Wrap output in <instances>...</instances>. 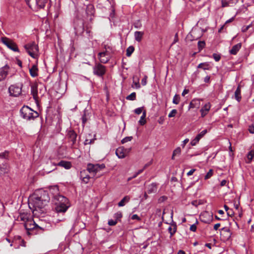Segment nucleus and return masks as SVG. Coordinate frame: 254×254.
<instances>
[{"instance_id":"nucleus-52","label":"nucleus","mask_w":254,"mask_h":254,"mask_svg":"<svg viewBox=\"0 0 254 254\" xmlns=\"http://www.w3.org/2000/svg\"><path fill=\"white\" fill-rule=\"evenodd\" d=\"M95 139H86L84 141V143L85 145L90 144L93 143Z\"/></svg>"},{"instance_id":"nucleus-40","label":"nucleus","mask_w":254,"mask_h":254,"mask_svg":"<svg viewBox=\"0 0 254 254\" xmlns=\"http://www.w3.org/2000/svg\"><path fill=\"white\" fill-rule=\"evenodd\" d=\"M7 172L6 166L4 164L0 165V174H3Z\"/></svg>"},{"instance_id":"nucleus-15","label":"nucleus","mask_w":254,"mask_h":254,"mask_svg":"<svg viewBox=\"0 0 254 254\" xmlns=\"http://www.w3.org/2000/svg\"><path fill=\"white\" fill-rule=\"evenodd\" d=\"M98 57L101 63L106 64L110 61L111 56L105 54L103 53H99Z\"/></svg>"},{"instance_id":"nucleus-18","label":"nucleus","mask_w":254,"mask_h":254,"mask_svg":"<svg viewBox=\"0 0 254 254\" xmlns=\"http://www.w3.org/2000/svg\"><path fill=\"white\" fill-rule=\"evenodd\" d=\"M177 226L176 223L173 221L170 224L168 228L169 233L170 234V237H172L176 232Z\"/></svg>"},{"instance_id":"nucleus-26","label":"nucleus","mask_w":254,"mask_h":254,"mask_svg":"<svg viewBox=\"0 0 254 254\" xmlns=\"http://www.w3.org/2000/svg\"><path fill=\"white\" fill-rule=\"evenodd\" d=\"M31 93L34 99L36 100L38 98V89L36 85H32L31 87Z\"/></svg>"},{"instance_id":"nucleus-33","label":"nucleus","mask_w":254,"mask_h":254,"mask_svg":"<svg viewBox=\"0 0 254 254\" xmlns=\"http://www.w3.org/2000/svg\"><path fill=\"white\" fill-rule=\"evenodd\" d=\"M85 174V171L83 170L80 172V177L82 179V181L85 184H87L89 182V179L88 178L84 177V174Z\"/></svg>"},{"instance_id":"nucleus-14","label":"nucleus","mask_w":254,"mask_h":254,"mask_svg":"<svg viewBox=\"0 0 254 254\" xmlns=\"http://www.w3.org/2000/svg\"><path fill=\"white\" fill-rule=\"evenodd\" d=\"M9 66L6 64L0 68V82L4 80L8 73Z\"/></svg>"},{"instance_id":"nucleus-23","label":"nucleus","mask_w":254,"mask_h":254,"mask_svg":"<svg viewBox=\"0 0 254 254\" xmlns=\"http://www.w3.org/2000/svg\"><path fill=\"white\" fill-rule=\"evenodd\" d=\"M18 220L23 221L24 223L30 219V215L27 213H20L18 216Z\"/></svg>"},{"instance_id":"nucleus-24","label":"nucleus","mask_w":254,"mask_h":254,"mask_svg":"<svg viewBox=\"0 0 254 254\" xmlns=\"http://www.w3.org/2000/svg\"><path fill=\"white\" fill-rule=\"evenodd\" d=\"M58 165L63 167L66 169H69L71 167V163L69 161H61L58 164Z\"/></svg>"},{"instance_id":"nucleus-53","label":"nucleus","mask_w":254,"mask_h":254,"mask_svg":"<svg viewBox=\"0 0 254 254\" xmlns=\"http://www.w3.org/2000/svg\"><path fill=\"white\" fill-rule=\"evenodd\" d=\"M117 223V220L112 219L109 220L108 224L110 226H115Z\"/></svg>"},{"instance_id":"nucleus-2","label":"nucleus","mask_w":254,"mask_h":254,"mask_svg":"<svg viewBox=\"0 0 254 254\" xmlns=\"http://www.w3.org/2000/svg\"><path fill=\"white\" fill-rule=\"evenodd\" d=\"M53 201L56 205L55 209L58 214L65 213L70 206L68 199L60 194L54 195Z\"/></svg>"},{"instance_id":"nucleus-50","label":"nucleus","mask_w":254,"mask_h":254,"mask_svg":"<svg viewBox=\"0 0 254 254\" xmlns=\"http://www.w3.org/2000/svg\"><path fill=\"white\" fill-rule=\"evenodd\" d=\"M199 141V139L196 136L194 139L191 140L190 142V144L192 146L195 145Z\"/></svg>"},{"instance_id":"nucleus-3","label":"nucleus","mask_w":254,"mask_h":254,"mask_svg":"<svg viewBox=\"0 0 254 254\" xmlns=\"http://www.w3.org/2000/svg\"><path fill=\"white\" fill-rule=\"evenodd\" d=\"M21 116L27 121L33 120L39 116L36 111L33 110L28 106H24L20 110Z\"/></svg>"},{"instance_id":"nucleus-11","label":"nucleus","mask_w":254,"mask_h":254,"mask_svg":"<svg viewBox=\"0 0 254 254\" xmlns=\"http://www.w3.org/2000/svg\"><path fill=\"white\" fill-rule=\"evenodd\" d=\"M200 218L202 222L205 223H210L212 221L213 216L208 212L205 211L200 214Z\"/></svg>"},{"instance_id":"nucleus-36","label":"nucleus","mask_w":254,"mask_h":254,"mask_svg":"<svg viewBox=\"0 0 254 254\" xmlns=\"http://www.w3.org/2000/svg\"><path fill=\"white\" fill-rule=\"evenodd\" d=\"M222 230L224 232L226 233V236L227 237V239H229V238L231 237L232 233L231 232V231L229 228L224 227L222 229Z\"/></svg>"},{"instance_id":"nucleus-55","label":"nucleus","mask_w":254,"mask_h":254,"mask_svg":"<svg viewBox=\"0 0 254 254\" xmlns=\"http://www.w3.org/2000/svg\"><path fill=\"white\" fill-rule=\"evenodd\" d=\"M143 107L137 108L134 110V113L137 115H139L142 112Z\"/></svg>"},{"instance_id":"nucleus-12","label":"nucleus","mask_w":254,"mask_h":254,"mask_svg":"<svg viewBox=\"0 0 254 254\" xmlns=\"http://www.w3.org/2000/svg\"><path fill=\"white\" fill-rule=\"evenodd\" d=\"M130 151V149H125L123 147H119L116 150V154L119 158H124Z\"/></svg>"},{"instance_id":"nucleus-44","label":"nucleus","mask_w":254,"mask_h":254,"mask_svg":"<svg viewBox=\"0 0 254 254\" xmlns=\"http://www.w3.org/2000/svg\"><path fill=\"white\" fill-rule=\"evenodd\" d=\"M213 175V170L212 169H210L207 173L204 176V179L207 180L211 178Z\"/></svg>"},{"instance_id":"nucleus-6","label":"nucleus","mask_w":254,"mask_h":254,"mask_svg":"<svg viewBox=\"0 0 254 254\" xmlns=\"http://www.w3.org/2000/svg\"><path fill=\"white\" fill-rule=\"evenodd\" d=\"M105 168V165L104 164H93L89 163L87 164V170L89 173L93 174V176L95 175L96 173L100 171L103 170Z\"/></svg>"},{"instance_id":"nucleus-16","label":"nucleus","mask_w":254,"mask_h":254,"mask_svg":"<svg viewBox=\"0 0 254 254\" xmlns=\"http://www.w3.org/2000/svg\"><path fill=\"white\" fill-rule=\"evenodd\" d=\"M201 100L199 99H193L190 103L189 109L191 108L198 109L200 106Z\"/></svg>"},{"instance_id":"nucleus-25","label":"nucleus","mask_w":254,"mask_h":254,"mask_svg":"<svg viewBox=\"0 0 254 254\" xmlns=\"http://www.w3.org/2000/svg\"><path fill=\"white\" fill-rule=\"evenodd\" d=\"M13 243L19 244V245L22 247H25V242L19 236H16L14 237Z\"/></svg>"},{"instance_id":"nucleus-19","label":"nucleus","mask_w":254,"mask_h":254,"mask_svg":"<svg viewBox=\"0 0 254 254\" xmlns=\"http://www.w3.org/2000/svg\"><path fill=\"white\" fill-rule=\"evenodd\" d=\"M242 47V44L239 43L233 46L232 49L229 51V53L231 55H235Z\"/></svg>"},{"instance_id":"nucleus-20","label":"nucleus","mask_w":254,"mask_h":254,"mask_svg":"<svg viewBox=\"0 0 254 254\" xmlns=\"http://www.w3.org/2000/svg\"><path fill=\"white\" fill-rule=\"evenodd\" d=\"M38 69L36 65H33L32 67L29 69V72L31 76L33 77H35L38 76Z\"/></svg>"},{"instance_id":"nucleus-56","label":"nucleus","mask_w":254,"mask_h":254,"mask_svg":"<svg viewBox=\"0 0 254 254\" xmlns=\"http://www.w3.org/2000/svg\"><path fill=\"white\" fill-rule=\"evenodd\" d=\"M103 49L107 50L111 53L112 52V48L109 45H104Z\"/></svg>"},{"instance_id":"nucleus-51","label":"nucleus","mask_w":254,"mask_h":254,"mask_svg":"<svg viewBox=\"0 0 254 254\" xmlns=\"http://www.w3.org/2000/svg\"><path fill=\"white\" fill-rule=\"evenodd\" d=\"M212 56L216 62H218L220 60L221 56L219 54H213Z\"/></svg>"},{"instance_id":"nucleus-30","label":"nucleus","mask_w":254,"mask_h":254,"mask_svg":"<svg viewBox=\"0 0 254 254\" xmlns=\"http://www.w3.org/2000/svg\"><path fill=\"white\" fill-rule=\"evenodd\" d=\"M36 4L38 6L42 8L45 6V4L47 3L48 0H36Z\"/></svg>"},{"instance_id":"nucleus-37","label":"nucleus","mask_w":254,"mask_h":254,"mask_svg":"<svg viewBox=\"0 0 254 254\" xmlns=\"http://www.w3.org/2000/svg\"><path fill=\"white\" fill-rule=\"evenodd\" d=\"M180 101V97L179 95L176 94L173 99V103L176 105H177L179 103Z\"/></svg>"},{"instance_id":"nucleus-64","label":"nucleus","mask_w":254,"mask_h":254,"mask_svg":"<svg viewBox=\"0 0 254 254\" xmlns=\"http://www.w3.org/2000/svg\"><path fill=\"white\" fill-rule=\"evenodd\" d=\"M195 171V169H191L190 171H189L188 172L187 175L188 176L192 175L193 174V173Z\"/></svg>"},{"instance_id":"nucleus-62","label":"nucleus","mask_w":254,"mask_h":254,"mask_svg":"<svg viewBox=\"0 0 254 254\" xmlns=\"http://www.w3.org/2000/svg\"><path fill=\"white\" fill-rule=\"evenodd\" d=\"M82 124L83 125H84L87 121V119H86V116L85 114L82 117Z\"/></svg>"},{"instance_id":"nucleus-49","label":"nucleus","mask_w":254,"mask_h":254,"mask_svg":"<svg viewBox=\"0 0 254 254\" xmlns=\"http://www.w3.org/2000/svg\"><path fill=\"white\" fill-rule=\"evenodd\" d=\"M133 85L132 86V87L135 88L136 89H139L140 87V85L139 82V80H137V81H133Z\"/></svg>"},{"instance_id":"nucleus-45","label":"nucleus","mask_w":254,"mask_h":254,"mask_svg":"<svg viewBox=\"0 0 254 254\" xmlns=\"http://www.w3.org/2000/svg\"><path fill=\"white\" fill-rule=\"evenodd\" d=\"M132 136L126 137L122 140L121 142H122V143L124 144L128 141H131L132 140Z\"/></svg>"},{"instance_id":"nucleus-21","label":"nucleus","mask_w":254,"mask_h":254,"mask_svg":"<svg viewBox=\"0 0 254 254\" xmlns=\"http://www.w3.org/2000/svg\"><path fill=\"white\" fill-rule=\"evenodd\" d=\"M144 35V32L135 31L134 33V39L138 42H140Z\"/></svg>"},{"instance_id":"nucleus-63","label":"nucleus","mask_w":254,"mask_h":254,"mask_svg":"<svg viewBox=\"0 0 254 254\" xmlns=\"http://www.w3.org/2000/svg\"><path fill=\"white\" fill-rule=\"evenodd\" d=\"M210 76H206L204 78V81L205 82V83H209L210 82Z\"/></svg>"},{"instance_id":"nucleus-17","label":"nucleus","mask_w":254,"mask_h":254,"mask_svg":"<svg viewBox=\"0 0 254 254\" xmlns=\"http://www.w3.org/2000/svg\"><path fill=\"white\" fill-rule=\"evenodd\" d=\"M211 108L210 103H207L204 105L200 110L201 116L202 117H205L208 113Z\"/></svg>"},{"instance_id":"nucleus-46","label":"nucleus","mask_w":254,"mask_h":254,"mask_svg":"<svg viewBox=\"0 0 254 254\" xmlns=\"http://www.w3.org/2000/svg\"><path fill=\"white\" fill-rule=\"evenodd\" d=\"M177 113V111L176 109L172 110L168 115L169 118H172L176 116Z\"/></svg>"},{"instance_id":"nucleus-43","label":"nucleus","mask_w":254,"mask_h":254,"mask_svg":"<svg viewBox=\"0 0 254 254\" xmlns=\"http://www.w3.org/2000/svg\"><path fill=\"white\" fill-rule=\"evenodd\" d=\"M205 43L204 41H198L197 43L198 48L199 51H201L204 47Z\"/></svg>"},{"instance_id":"nucleus-4","label":"nucleus","mask_w":254,"mask_h":254,"mask_svg":"<svg viewBox=\"0 0 254 254\" xmlns=\"http://www.w3.org/2000/svg\"><path fill=\"white\" fill-rule=\"evenodd\" d=\"M25 49L28 54L32 58L37 59L39 57V48L38 45L34 42H30L24 46Z\"/></svg>"},{"instance_id":"nucleus-29","label":"nucleus","mask_w":254,"mask_h":254,"mask_svg":"<svg viewBox=\"0 0 254 254\" xmlns=\"http://www.w3.org/2000/svg\"><path fill=\"white\" fill-rule=\"evenodd\" d=\"M235 99L238 101L240 102L241 99V88L240 86H238L235 92Z\"/></svg>"},{"instance_id":"nucleus-58","label":"nucleus","mask_w":254,"mask_h":254,"mask_svg":"<svg viewBox=\"0 0 254 254\" xmlns=\"http://www.w3.org/2000/svg\"><path fill=\"white\" fill-rule=\"evenodd\" d=\"M147 83V76H144L141 80V84L142 85L144 86Z\"/></svg>"},{"instance_id":"nucleus-9","label":"nucleus","mask_w":254,"mask_h":254,"mask_svg":"<svg viewBox=\"0 0 254 254\" xmlns=\"http://www.w3.org/2000/svg\"><path fill=\"white\" fill-rule=\"evenodd\" d=\"M22 84L11 85L8 88V91L11 96L17 97L21 93Z\"/></svg>"},{"instance_id":"nucleus-47","label":"nucleus","mask_w":254,"mask_h":254,"mask_svg":"<svg viewBox=\"0 0 254 254\" xmlns=\"http://www.w3.org/2000/svg\"><path fill=\"white\" fill-rule=\"evenodd\" d=\"M198 224V221L197 220H196V222L195 224H193L192 225H191L190 227V230L191 231H192V232H195L196 230V224Z\"/></svg>"},{"instance_id":"nucleus-42","label":"nucleus","mask_w":254,"mask_h":254,"mask_svg":"<svg viewBox=\"0 0 254 254\" xmlns=\"http://www.w3.org/2000/svg\"><path fill=\"white\" fill-rule=\"evenodd\" d=\"M208 64H207L205 63H200V64H199L197 66V67L200 68H202V69L205 70V69H208Z\"/></svg>"},{"instance_id":"nucleus-1","label":"nucleus","mask_w":254,"mask_h":254,"mask_svg":"<svg viewBox=\"0 0 254 254\" xmlns=\"http://www.w3.org/2000/svg\"><path fill=\"white\" fill-rule=\"evenodd\" d=\"M50 198L47 191L43 190H36L29 197V207L36 210L44 207L50 201Z\"/></svg>"},{"instance_id":"nucleus-27","label":"nucleus","mask_w":254,"mask_h":254,"mask_svg":"<svg viewBox=\"0 0 254 254\" xmlns=\"http://www.w3.org/2000/svg\"><path fill=\"white\" fill-rule=\"evenodd\" d=\"M130 197L128 195L125 196L119 203L118 206L119 207H122L125 205V204L129 202L130 200Z\"/></svg>"},{"instance_id":"nucleus-32","label":"nucleus","mask_w":254,"mask_h":254,"mask_svg":"<svg viewBox=\"0 0 254 254\" xmlns=\"http://www.w3.org/2000/svg\"><path fill=\"white\" fill-rule=\"evenodd\" d=\"M247 158L249 160L248 163H250L254 158V150H251L247 154Z\"/></svg>"},{"instance_id":"nucleus-54","label":"nucleus","mask_w":254,"mask_h":254,"mask_svg":"<svg viewBox=\"0 0 254 254\" xmlns=\"http://www.w3.org/2000/svg\"><path fill=\"white\" fill-rule=\"evenodd\" d=\"M221 4H222V7H225L228 6L229 5V2H228L225 0H222Z\"/></svg>"},{"instance_id":"nucleus-28","label":"nucleus","mask_w":254,"mask_h":254,"mask_svg":"<svg viewBox=\"0 0 254 254\" xmlns=\"http://www.w3.org/2000/svg\"><path fill=\"white\" fill-rule=\"evenodd\" d=\"M157 185L155 183H152L148 186V192L149 193H154L157 191Z\"/></svg>"},{"instance_id":"nucleus-22","label":"nucleus","mask_w":254,"mask_h":254,"mask_svg":"<svg viewBox=\"0 0 254 254\" xmlns=\"http://www.w3.org/2000/svg\"><path fill=\"white\" fill-rule=\"evenodd\" d=\"M68 136L72 142V144H74L76 140L77 134L73 130H70L68 133Z\"/></svg>"},{"instance_id":"nucleus-41","label":"nucleus","mask_w":254,"mask_h":254,"mask_svg":"<svg viewBox=\"0 0 254 254\" xmlns=\"http://www.w3.org/2000/svg\"><path fill=\"white\" fill-rule=\"evenodd\" d=\"M207 132V129H204L198 133L196 136L200 140Z\"/></svg>"},{"instance_id":"nucleus-5","label":"nucleus","mask_w":254,"mask_h":254,"mask_svg":"<svg viewBox=\"0 0 254 254\" xmlns=\"http://www.w3.org/2000/svg\"><path fill=\"white\" fill-rule=\"evenodd\" d=\"M24 227L25 229L28 231V233L29 234H30L29 231H34L35 230L38 232H42L44 230L43 228L39 227L31 218H30L24 223Z\"/></svg>"},{"instance_id":"nucleus-10","label":"nucleus","mask_w":254,"mask_h":254,"mask_svg":"<svg viewBox=\"0 0 254 254\" xmlns=\"http://www.w3.org/2000/svg\"><path fill=\"white\" fill-rule=\"evenodd\" d=\"M74 30L75 34L77 35H81L84 31V23L83 20L77 19L74 22Z\"/></svg>"},{"instance_id":"nucleus-61","label":"nucleus","mask_w":254,"mask_h":254,"mask_svg":"<svg viewBox=\"0 0 254 254\" xmlns=\"http://www.w3.org/2000/svg\"><path fill=\"white\" fill-rule=\"evenodd\" d=\"M189 141V139L188 138H186L185 139L183 142V143L182 144V147L184 148L185 147L186 144Z\"/></svg>"},{"instance_id":"nucleus-8","label":"nucleus","mask_w":254,"mask_h":254,"mask_svg":"<svg viewBox=\"0 0 254 254\" xmlns=\"http://www.w3.org/2000/svg\"><path fill=\"white\" fill-rule=\"evenodd\" d=\"M93 73L98 76H102L106 73V67L99 63H95L93 68Z\"/></svg>"},{"instance_id":"nucleus-59","label":"nucleus","mask_w":254,"mask_h":254,"mask_svg":"<svg viewBox=\"0 0 254 254\" xmlns=\"http://www.w3.org/2000/svg\"><path fill=\"white\" fill-rule=\"evenodd\" d=\"M141 26L142 25L139 22H135L134 24V26L136 28H140Z\"/></svg>"},{"instance_id":"nucleus-39","label":"nucleus","mask_w":254,"mask_h":254,"mask_svg":"<svg viewBox=\"0 0 254 254\" xmlns=\"http://www.w3.org/2000/svg\"><path fill=\"white\" fill-rule=\"evenodd\" d=\"M134 48L133 46H130L127 49V53H126V55L127 56V57H129L130 56V55H131V54L134 51Z\"/></svg>"},{"instance_id":"nucleus-38","label":"nucleus","mask_w":254,"mask_h":254,"mask_svg":"<svg viewBox=\"0 0 254 254\" xmlns=\"http://www.w3.org/2000/svg\"><path fill=\"white\" fill-rule=\"evenodd\" d=\"M254 26V21H252L250 24L247 25L246 26H243L242 28V31L243 32H246L248 30L249 28H250L252 26Z\"/></svg>"},{"instance_id":"nucleus-60","label":"nucleus","mask_w":254,"mask_h":254,"mask_svg":"<svg viewBox=\"0 0 254 254\" xmlns=\"http://www.w3.org/2000/svg\"><path fill=\"white\" fill-rule=\"evenodd\" d=\"M131 219H132V220H137L139 221V220H140V217L137 214H133L131 216Z\"/></svg>"},{"instance_id":"nucleus-31","label":"nucleus","mask_w":254,"mask_h":254,"mask_svg":"<svg viewBox=\"0 0 254 254\" xmlns=\"http://www.w3.org/2000/svg\"><path fill=\"white\" fill-rule=\"evenodd\" d=\"M145 117H146V112L144 111L142 113V116L140 117V120L138 121V123L140 125L143 126L146 124V121L145 120Z\"/></svg>"},{"instance_id":"nucleus-13","label":"nucleus","mask_w":254,"mask_h":254,"mask_svg":"<svg viewBox=\"0 0 254 254\" xmlns=\"http://www.w3.org/2000/svg\"><path fill=\"white\" fill-rule=\"evenodd\" d=\"M190 35L192 37V40H197L201 37L202 32L200 28H193L190 32Z\"/></svg>"},{"instance_id":"nucleus-35","label":"nucleus","mask_w":254,"mask_h":254,"mask_svg":"<svg viewBox=\"0 0 254 254\" xmlns=\"http://www.w3.org/2000/svg\"><path fill=\"white\" fill-rule=\"evenodd\" d=\"M127 100L134 101L136 99V93L135 92H132L130 95H128L126 97Z\"/></svg>"},{"instance_id":"nucleus-57","label":"nucleus","mask_w":254,"mask_h":254,"mask_svg":"<svg viewBox=\"0 0 254 254\" xmlns=\"http://www.w3.org/2000/svg\"><path fill=\"white\" fill-rule=\"evenodd\" d=\"M249 131L251 133H254V125H252L249 127Z\"/></svg>"},{"instance_id":"nucleus-34","label":"nucleus","mask_w":254,"mask_h":254,"mask_svg":"<svg viewBox=\"0 0 254 254\" xmlns=\"http://www.w3.org/2000/svg\"><path fill=\"white\" fill-rule=\"evenodd\" d=\"M181 153V149L180 147H178L176 149H175L173 153V155L172 157V159H175V156L177 155H179Z\"/></svg>"},{"instance_id":"nucleus-48","label":"nucleus","mask_w":254,"mask_h":254,"mask_svg":"<svg viewBox=\"0 0 254 254\" xmlns=\"http://www.w3.org/2000/svg\"><path fill=\"white\" fill-rule=\"evenodd\" d=\"M122 217V214L121 212H118L114 214V217L115 218V220L118 221Z\"/></svg>"},{"instance_id":"nucleus-7","label":"nucleus","mask_w":254,"mask_h":254,"mask_svg":"<svg viewBox=\"0 0 254 254\" xmlns=\"http://www.w3.org/2000/svg\"><path fill=\"white\" fill-rule=\"evenodd\" d=\"M1 41L9 49L14 52H19V49L15 43L7 37H2Z\"/></svg>"}]
</instances>
